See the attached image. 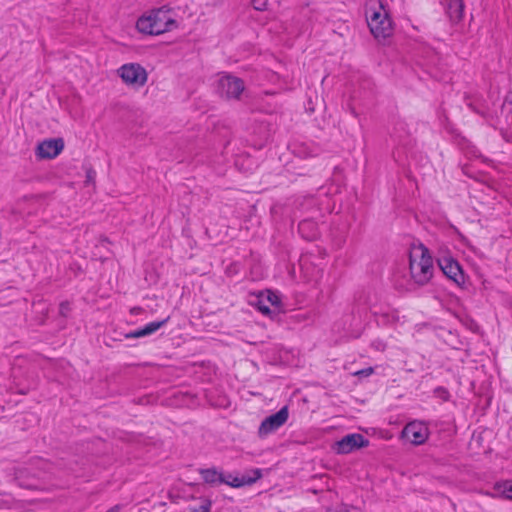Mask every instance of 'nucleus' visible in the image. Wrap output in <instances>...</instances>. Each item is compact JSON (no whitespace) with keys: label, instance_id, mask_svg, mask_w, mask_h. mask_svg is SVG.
I'll return each instance as SVG.
<instances>
[{"label":"nucleus","instance_id":"4","mask_svg":"<svg viewBox=\"0 0 512 512\" xmlns=\"http://www.w3.org/2000/svg\"><path fill=\"white\" fill-rule=\"evenodd\" d=\"M117 76L128 88L139 90L148 82V71L144 66L137 62H129L121 65L116 70Z\"/></svg>","mask_w":512,"mask_h":512},{"label":"nucleus","instance_id":"21","mask_svg":"<svg viewBox=\"0 0 512 512\" xmlns=\"http://www.w3.org/2000/svg\"><path fill=\"white\" fill-rule=\"evenodd\" d=\"M252 5L256 10L262 11L267 7V0H252Z\"/></svg>","mask_w":512,"mask_h":512},{"label":"nucleus","instance_id":"14","mask_svg":"<svg viewBox=\"0 0 512 512\" xmlns=\"http://www.w3.org/2000/svg\"><path fill=\"white\" fill-rule=\"evenodd\" d=\"M446 12L453 22H458L463 17L464 4L462 0H446Z\"/></svg>","mask_w":512,"mask_h":512},{"label":"nucleus","instance_id":"9","mask_svg":"<svg viewBox=\"0 0 512 512\" xmlns=\"http://www.w3.org/2000/svg\"><path fill=\"white\" fill-rule=\"evenodd\" d=\"M218 90L227 98L237 99L244 91V83L238 77L222 74L218 79Z\"/></svg>","mask_w":512,"mask_h":512},{"label":"nucleus","instance_id":"16","mask_svg":"<svg viewBox=\"0 0 512 512\" xmlns=\"http://www.w3.org/2000/svg\"><path fill=\"white\" fill-rule=\"evenodd\" d=\"M299 232L303 238L313 240L317 236V225L314 221L304 220L299 223Z\"/></svg>","mask_w":512,"mask_h":512},{"label":"nucleus","instance_id":"19","mask_svg":"<svg viewBox=\"0 0 512 512\" xmlns=\"http://www.w3.org/2000/svg\"><path fill=\"white\" fill-rule=\"evenodd\" d=\"M211 502L209 500H203L198 508L193 509L191 512H210Z\"/></svg>","mask_w":512,"mask_h":512},{"label":"nucleus","instance_id":"15","mask_svg":"<svg viewBox=\"0 0 512 512\" xmlns=\"http://www.w3.org/2000/svg\"><path fill=\"white\" fill-rule=\"evenodd\" d=\"M166 322H167V320L148 323L143 328L132 332L127 337L140 338V337H144V336L153 334L154 332L159 330Z\"/></svg>","mask_w":512,"mask_h":512},{"label":"nucleus","instance_id":"23","mask_svg":"<svg viewBox=\"0 0 512 512\" xmlns=\"http://www.w3.org/2000/svg\"><path fill=\"white\" fill-rule=\"evenodd\" d=\"M373 373V369L372 368H368V369H365V370H361V371H358L356 373V375H363V376H369Z\"/></svg>","mask_w":512,"mask_h":512},{"label":"nucleus","instance_id":"10","mask_svg":"<svg viewBox=\"0 0 512 512\" xmlns=\"http://www.w3.org/2000/svg\"><path fill=\"white\" fill-rule=\"evenodd\" d=\"M64 149L62 138H49L39 142L35 149V155L40 160L54 159Z\"/></svg>","mask_w":512,"mask_h":512},{"label":"nucleus","instance_id":"18","mask_svg":"<svg viewBox=\"0 0 512 512\" xmlns=\"http://www.w3.org/2000/svg\"><path fill=\"white\" fill-rule=\"evenodd\" d=\"M39 477H40V475H37V478H39ZM19 484L28 489H43L44 488V486L39 482V480L34 479V478L29 482H24L21 479H19Z\"/></svg>","mask_w":512,"mask_h":512},{"label":"nucleus","instance_id":"6","mask_svg":"<svg viewBox=\"0 0 512 512\" xmlns=\"http://www.w3.org/2000/svg\"><path fill=\"white\" fill-rule=\"evenodd\" d=\"M369 441L359 433L345 435L332 445V450L337 454H349L353 451L367 447Z\"/></svg>","mask_w":512,"mask_h":512},{"label":"nucleus","instance_id":"8","mask_svg":"<svg viewBox=\"0 0 512 512\" xmlns=\"http://www.w3.org/2000/svg\"><path fill=\"white\" fill-rule=\"evenodd\" d=\"M429 437V429L424 422L412 421L408 423L403 431L402 438L414 445H421Z\"/></svg>","mask_w":512,"mask_h":512},{"label":"nucleus","instance_id":"11","mask_svg":"<svg viewBox=\"0 0 512 512\" xmlns=\"http://www.w3.org/2000/svg\"><path fill=\"white\" fill-rule=\"evenodd\" d=\"M442 272L458 286L465 284V275L459 263L451 257H442L438 260Z\"/></svg>","mask_w":512,"mask_h":512},{"label":"nucleus","instance_id":"17","mask_svg":"<svg viewBox=\"0 0 512 512\" xmlns=\"http://www.w3.org/2000/svg\"><path fill=\"white\" fill-rule=\"evenodd\" d=\"M201 476L206 483L211 485L221 484L223 480V473L214 468L201 470Z\"/></svg>","mask_w":512,"mask_h":512},{"label":"nucleus","instance_id":"24","mask_svg":"<svg viewBox=\"0 0 512 512\" xmlns=\"http://www.w3.org/2000/svg\"><path fill=\"white\" fill-rule=\"evenodd\" d=\"M384 347H385V345L383 343H380V342L376 346V348L379 349V350H383Z\"/></svg>","mask_w":512,"mask_h":512},{"label":"nucleus","instance_id":"5","mask_svg":"<svg viewBox=\"0 0 512 512\" xmlns=\"http://www.w3.org/2000/svg\"><path fill=\"white\" fill-rule=\"evenodd\" d=\"M248 302L251 306L256 307L263 315L268 317L275 316L282 309L280 295L271 290L251 293Z\"/></svg>","mask_w":512,"mask_h":512},{"label":"nucleus","instance_id":"13","mask_svg":"<svg viewBox=\"0 0 512 512\" xmlns=\"http://www.w3.org/2000/svg\"><path fill=\"white\" fill-rule=\"evenodd\" d=\"M489 495L512 500V480L496 482Z\"/></svg>","mask_w":512,"mask_h":512},{"label":"nucleus","instance_id":"20","mask_svg":"<svg viewBox=\"0 0 512 512\" xmlns=\"http://www.w3.org/2000/svg\"><path fill=\"white\" fill-rule=\"evenodd\" d=\"M95 178H96V172L93 169L88 168L86 170V180H85V182L87 184H94Z\"/></svg>","mask_w":512,"mask_h":512},{"label":"nucleus","instance_id":"22","mask_svg":"<svg viewBox=\"0 0 512 512\" xmlns=\"http://www.w3.org/2000/svg\"><path fill=\"white\" fill-rule=\"evenodd\" d=\"M337 512H362L361 509L357 507H350L347 505H341L340 510Z\"/></svg>","mask_w":512,"mask_h":512},{"label":"nucleus","instance_id":"2","mask_svg":"<svg viewBox=\"0 0 512 512\" xmlns=\"http://www.w3.org/2000/svg\"><path fill=\"white\" fill-rule=\"evenodd\" d=\"M366 19L372 35L383 41L392 36L394 27L389 17L386 0H368Z\"/></svg>","mask_w":512,"mask_h":512},{"label":"nucleus","instance_id":"12","mask_svg":"<svg viewBox=\"0 0 512 512\" xmlns=\"http://www.w3.org/2000/svg\"><path fill=\"white\" fill-rule=\"evenodd\" d=\"M253 474H254V476L251 478H247L245 476L239 477V476H233L231 474H228V475L223 474L222 483H225L234 488L242 487L244 485L251 484V483L255 482L257 479H259L261 477L260 470H254Z\"/></svg>","mask_w":512,"mask_h":512},{"label":"nucleus","instance_id":"7","mask_svg":"<svg viewBox=\"0 0 512 512\" xmlns=\"http://www.w3.org/2000/svg\"><path fill=\"white\" fill-rule=\"evenodd\" d=\"M289 417V410L287 406L282 407L277 413L270 415L265 418L259 428L258 435L261 438L268 436L269 434L278 430L281 426H283Z\"/></svg>","mask_w":512,"mask_h":512},{"label":"nucleus","instance_id":"1","mask_svg":"<svg viewBox=\"0 0 512 512\" xmlns=\"http://www.w3.org/2000/svg\"><path fill=\"white\" fill-rule=\"evenodd\" d=\"M177 27L171 10L166 7L150 9L141 14L135 24L136 30L143 35L159 36Z\"/></svg>","mask_w":512,"mask_h":512},{"label":"nucleus","instance_id":"25","mask_svg":"<svg viewBox=\"0 0 512 512\" xmlns=\"http://www.w3.org/2000/svg\"><path fill=\"white\" fill-rule=\"evenodd\" d=\"M118 509H119L118 506H115V507L109 509L107 512H118Z\"/></svg>","mask_w":512,"mask_h":512},{"label":"nucleus","instance_id":"26","mask_svg":"<svg viewBox=\"0 0 512 512\" xmlns=\"http://www.w3.org/2000/svg\"><path fill=\"white\" fill-rule=\"evenodd\" d=\"M132 313H133V314L138 313V309H136V308L132 309Z\"/></svg>","mask_w":512,"mask_h":512},{"label":"nucleus","instance_id":"3","mask_svg":"<svg viewBox=\"0 0 512 512\" xmlns=\"http://www.w3.org/2000/svg\"><path fill=\"white\" fill-rule=\"evenodd\" d=\"M409 270L413 282L424 285L433 275V259L429 250L423 245H413L409 252Z\"/></svg>","mask_w":512,"mask_h":512}]
</instances>
